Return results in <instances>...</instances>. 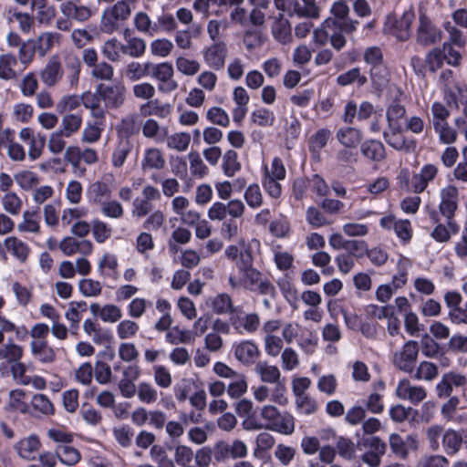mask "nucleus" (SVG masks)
I'll return each mask as SVG.
<instances>
[{"label":"nucleus","mask_w":467,"mask_h":467,"mask_svg":"<svg viewBox=\"0 0 467 467\" xmlns=\"http://www.w3.org/2000/svg\"><path fill=\"white\" fill-rule=\"evenodd\" d=\"M26 367L24 363L20 362V360L10 364L12 377L18 384L26 386L31 382V379L29 376L26 375Z\"/></svg>","instance_id":"4d7b16f0"},{"label":"nucleus","mask_w":467,"mask_h":467,"mask_svg":"<svg viewBox=\"0 0 467 467\" xmlns=\"http://www.w3.org/2000/svg\"><path fill=\"white\" fill-rule=\"evenodd\" d=\"M360 152L368 160L380 162L386 158V149L383 143L378 140H366L360 144Z\"/></svg>","instance_id":"9b49d317"},{"label":"nucleus","mask_w":467,"mask_h":467,"mask_svg":"<svg viewBox=\"0 0 467 467\" xmlns=\"http://www.w3.org/2000/svg\"><path fill=\"white\" fill-rule=\"evenodd\" d=\"M138 398L141 402L153 403L158 398L157 390L150 384L141 382L138 387Z\"/></svg>","instance_id":"bf43d9fd"},{"label":"nucleus","mask_w":467,"mask_h":467,"mask_svg":"<svg viewBox=\"0 0 467 467\" xmlns=\"http://www.w3.org/2000/svg\"><path fill=\"white\" fill-rule=\"evenodd\" d=\"M441 39V31L425 15L420 16L417 43L423 47L434 45Z\"/></svg>","instance_id":"423d86ee"},{"label":"nucleus","mask_w":467,"mask_h":467,"mask_svg":"<svg viewBox=\"0 0 467 467\" xmlns=\"http://www.w3.org/2000/svg\"><path fill=\"white\" fill-rule=\"evenodd\" d=\"M61 78V64L57 57H52L41 72V79L47 86L52 87L55 86Z\"/></svg>","instance_id":"2eb2a0df"},{"label":"nucleus","mask_w":467,"mask_h":467,"mask_svg":"<svg viewBox=\"0 0 467 467\" xmlns=\"http://www.w3.org/2000/svg\"><path fill=\"white\" fill-rule=\"evenodd\" d=\"M16 58L12 54H5L0 56V78L12 79L16 77L14 67L16 65Z\"/></svg>","instance_id":"c756f323"},{"label":"nucleus","mask_w":467,"mask_h":467,"mask_svg":"<svg viewBox=\"0 0 467 467\" xmlns=\"http://www.w3.org/2000/svg\"><path fill=\"white\" fill-rule=\"evenodd\" d=\"M254 256L249 246H244L240 251V254L236 260V266L240 273L254 268Z\"/></svg>","instance_id":"6e6d98bb"},{"label":"nucleus","mask_w":467,"mask_h":467,"mask_svg":"<svg viewBox=\"0 0 467 467\" xmlns=\"http://www.w3.org/2000/svg\"><path fill=\"white\" fill-rule=\"evenodd\" d=\"M442 443L448 454H453L461 447L462 437L454 431H447L442 437Z\"/></svg>","instance_id":"a18cd8bd"},{"label":"nucleus","mask_w":467,"mask_h":467,"mask_svg":"<svg viewBox=\"0 0 467 467\" xmlns=\"http://www.w3.org/2000/svg\"><path fill=\"white\" fill-rule=\"evenodd\" d=\"M4 210L12 214L16 215L20 213L22 208V200L13 192L5 193L1 200Z\"/></svg>","instance_id":"2f4dec72"},{"label":"nucleus","mask_w":467,"mask_h":467,"mask_svg":"<svg viewBox=\"0 0 467 467\" xmlns=\"http://www.w3.org/2000/svg\"><path fill=\"white\" fill-rule=\"evenodd\" d=\"M80 414L83 420L90 425L96 426L100 423L102 417L99 411L93 409L88 403L82 404Z\"/></svg>","instance_id":"774afa93"},{"label":"nucleus","mask_w":467,"mask_h":467,"mask_svg":"<svg viewBox=\"0 0 467 467\" xmlns=\"http://www.w3.org/2000/svg\"><path fill=\"white\" fill-rule=\"evenodd\" d=\"M165 165V160L159 149L150 148L145 150L144 157L141 161L142 169H156L161 170Z\"/></svg>","instance_id":"4be33fe9"},{"label":"nucleus","mask_w":467,"mask_h":467,"mask_svg":"<svg viewBox=\"0 0 467 467\" xmlns=\"http://www.w3.org/2000/svg\"><path fill=\"white\" fill-rule=\"evenodd\" d=\"M228 48L223 41L214 42L203 51V60L206 65L214 69L220 70L224 67Z\"/></svg>","instance_id":"6e6552de"},{"label":"nucleus","mask_w":467,"mask_h":467,"mask_svg":"<svg viewBox=\"0 0 467 467\" xmlns=\"http://www.w3.org/2000/svg\"><path fill=\"white\" fill-rule=\"evenodd\" d=\"M46 135L37 133L30 141H29V150L28 156L32 161L38 159L43 151V149L46 145Z\"/></svg>","instance_id":"5fc2aeb1"},{"label":"nucleus","mask_w":467,"mask_h":467,"mask_svg":"<svg viewBox=\"0 0 467 467\" xmlns=\"http://www.w3.org/2000/svg\"><path fill=\"white\" fill-rule=\"evenodd\" d=\"M126 88L122 84H99L97 92L107 108L117 109L123 104Z\"/></svg>","instance_id":"0eeeda50"},{"label":"nucleus","mask_w":467,"mask_h":467,"mask_svg":"<svg viewBox=\"0 0 467 467\" xmlns=\"http://www.w3.org/2000/svg\"><path fill=\"white\" fill-rule=\"evenodd\" d=\"M188 157L190 160L191 171L193 175H197L202 178L207 174L208 168L203 163L198 152L192 151L189 153Z\"/></svg>","instance_id":"e2e57ef3"},{"label":"nucleus","mask_w":467,"mask_h":467,"mask_svg":"<svg viewBox=\"0 0 467 467\" xmlns=\"http://www.w3.org/2000/svg\"><path fill=\"white\" fill-rule=\"evenodd\" d=\"M234 380L230 382L226 388L228 395L233 399L241 397L247 390V383L242 375L234 378Z\"/></svg>","instance_id":"603ef678"},{"label":"nucleus","mask_w":467,"mask_h":467,"mask_svg":"<svg viewBox=\"0 0 467 467\" xmlns=\"http://www.w3.org/2000/svg\"><path fill=\"white\" fill-rule=\"evenodd\" d=\"M171 109L172 107L171 104L166 103L161 105L158 99H154L142 104L140 108V113L143 117L154 115L159 118L165 119L170 115Z\"/></svg>","instance_id":"a211bd4d"},{"label":"nucleus","mask_w":467,"mask_h":467,"mask_svg":"<svg viewBox=\"0 0 467 467\" xmlns=\"http://www.w3.org/2000/svg\"><path fill=\"white\" fill-rule=\"evenodd\" d=\"M241 163L238 161V154L234 150H228L223 156L222 169L224 175L233 177L241 170Z\"/></svg>","instance_id":"a878e982"},{"label":"nucleus","mask_w":467,"mask_h":467,"mask_svg":"<svg viewBox=\"0 0 467 467\" xmlns=\"http://www.w3.org/2000/svg\"><path fill=\"white\" fill-rule=\"evenodd\" d=\"M56 455L63 464L68 466L77 464L81 459V455L78 450L65 444L57 446Z\"/></svg>","instance_id":"393cba45"},{"label":"nucleus","mask_w":467,"mask_h":467,"mask_svg":"<svg viewBox=\"0 0 467 467\" xmlns=\"http://www.w3.org/2000/svg\"><path fill=\"white\" fill-rule=\"evenodd\" d=\"M16 183L25 191H29L39 183L38 176L30 171H24L15 175Z\"/></svg>","instance_id":"58836bf2"},{"label":"nucleus","mask_w":467,"mask_h":467,"mask_svg":"<svg viewBox=\"0 0 467 467\" xmlns=\"http://www.w3.org/2000/svg\"><path fill=\"white\" fill-rule=\"evenodd\" d=\"M261 417L266 420L265 429L283 434L291 435L295 431V418L289 412H280L272 405L262 408Z\"/></svg>","instance_id":"f03ea898"},{"label":"nucleus","mask_w":467,"mask_h":467,"mask_svg":"<svg viewBox=\"0 0 467 467\" xmlns=\"http://www.w3.org/2000/svg\"><path fill=\"white\" fill-rule=\"evenodd\" d=\"M466 383V378L453 372L446 373L436 386L437 395L440 398H447L452 392L453 386L460 387Z\"/></svg>","instance_id":"9d476101"},{"label":"nucleus","mask_w":467,"mask_h":467,"mask_svg":"<svg viewBox=\"0 0 467 467\" xmlns=\"http://www.w3.org/2000/svg\"><path fill=\"white\" fill-rule=\"evenodd\" d=\"M94 373L95 379L99 384H108L111 380V368L103 360L97 359Z\"/></svg>","instance_id":"de8ad7c7"},{"label":"nucleus","mask_w":467,"mask_h":467,"mask_svg":"<svg viewBox=\"0 0 467 467\" xmlns=\"http://www.w3.org/2000/svg\"><path fill=\"white\" fill-rule=\"evenodd\" d=\"M446 55L441 48L435 47L426 55V63L430 72L435 73L441 68L445 60Z\"/></svg>","instance_id":"4c0bfd02"},{"label":"nucleus","mask_w":467,"mask_h":467,"mask_svg":"<svg viewBox=\"0 0 467 467\" xmlns=\"http://www.w3.org/2000/svg\"><path fill=\"white\" fill-rule=\"evenodd\" d=\"M176 67L182 74L192 76L199 71L200 64L196 60L180 57L176 59Z\"/></svg>","instance_id":"338daca9"},{"label":"nucleus","mask_w":467,"mask_h":467,"mask_svg":"<svg viewBox=\"0 0 467 467\" xmlns=\"http://www.w3.org/2000/svg\"><path fill=\"white\" fill-rule=\"evenodd\" d=\"M259 354L257 346L249 340L242 341L234 348L235 358L246 366L254 364Z\"/></svg>","instance_id":"f8f14e48"},{"label":"nucleus","mask_w":467,"mask_h":467,"mask_svg":"<svg viewBox=\"0 0 467 467\" xmlns=\"http://www.w3.org/2000/svg\"><path fill=\"white\" fill-rule=\"evenodd\" d=\"M363 57L369 67L384 64L383 53L379 47L373 46L366 48Z\"/></svg>","instance_id":"0e129e2a"},{"label":"nucleus","mask_w":467,"mask_h":467,"mask_svg":"<svg viewBox=\"0 0 467 467\" xmlns=\"http://www.w3.org/2000/svg\"><path fill=\"white\" fill-rule=\"evenodd\" d=\"M331 136V131L327 129H319L310 139V150L313 152H319L326 145Z\"/></svg>","instance_id":"a19ab883"},{"label":"nucleus","mask_w":467,"mask_h":467,"mask_svg":"<svg viewBox=\"0 0 467 467\" xmlns=\"http://www.w3.org/2000/svg\"><path fill=\"white\" fill-rule=\"evenodd\" d=\"M146 50V42L142 38L130 37L127 45L120 46V51L131 57H140Z\"/></svg>","instance_id":"cd10ccee"},{"label":"nucleus","mask_w":467,"mask_h":467,"mask_svg":"<svg viewBox=\"0 0 467 467\" xmlns=\"http://www.w3.org/2000/svg\"><path fill=\"white\" fill-rule=\"evenodd\" d=\"M131 150V144L129 140H121L112 154V164L116 168L121 167L129 153Z\"/></svg>","instance_id":"c03bdc74"},{"label":"nucleus","mask_w":467,"mask_h":467,"mask_svg":"<svg viewBox=\"0 0 467 467\" xmlns=\"http://www.w3.org/2000/svg\"><path fill=\"white\" fill-rule=\"evenodd\" d=\"M348 255L362 258L368 251V244L364 240H348L345 249Z\"/></svg>","instance_id":"052dcab7"},{"label":"nucleus","mask_w":467,"mask_h":467,"mask_svg":"<svg viewBox=\"0 0 467 467\" xmlns=\"http://www.w3.org/2000/svg\"><path fill=\"white\" fill-rule=\"evenodd\" d=\"M275 114L268 109L260 108L251 113V120L261 127H270L275 122Z\"/></svg>","instance_id":"473e14b6"},{"label":"nucleus","mask_w":467,"mask_h":467,"mask_svg":"<svg viewBox=\"0 0 467 467\" xmlns=\"http://www.w3.org/2000/svg\"><path fill=\"white\" fill-rule=\"evenodd\" d=\"M413 17L414 15L411 12H404L400 17H397L396 15H389L384 23V32L395 36L400 41H405L410 37Z\"/></svg>","instance_id":"20e7f679"},{"label":"nucleus","mask_w":467,"mask_h":467,"mask_svg":"<svg viewBox=\"0 0 467 467\" xmlns=\"http://www.w3.org/2000/svg\"><path fill=\"white\" fill-rule=\"evenodd\" d=\"M336 138L345 148H357L361 144L363 136L360 130L354 127H343L337 130Z\"/></svg>","instance_id":"ddd939ff"},{"label":"nucleus","mask_w":467,"mask_h":467,"mask_svg":"<svg viewBox=\"0 0 467 467\" xmlns=\"http://www.w3.org/2000/svg\"><path fill=\"white\" fill-rule=\"evenodd\" d=\"M206 118L213 124L227 127L230 123L229 117L224 109L219 107H213L208 109Z\"/></svg>","instance_id":"8fccbe9b"},{"label":"nucleus","mask_w":467,"mask_h":467,"mask_svg":"<svg viewBox=\"0 0 467 467\" xmlns=\"http://www.w3.org/2000/svg\"><path fill=\"white\" fill-rule=\"evenodd\" d=\"M441 199V201L439 205L440 213L448 220H451L457 209L458 189L452 185L442 189Z\"/></svg>","instance_id":"1a4fd4ad"},{"label":"nucleus","mask_w":467,"mask_h":467,"mask_svg":"<svg viewBox=\"0 0 467 467\" xmlns=\"http://www.w3.org/2000/svg\"><path fill=\"white\" fill-rule=\"evenodd\" d=\"M5 245L11 254L20 262H25L29 254V247L23 241L16 237L11 236L5 240Z\"/></svg>","instance_id":"b1692460"},{"label":"nucleus","mask_w":467,"mask_h":467,"mask_svg":"<svg viewBox=\"0 0 467 467\" xmlns=\"http://www.w3.org/2000/svg\"><path fill=\"white\" fill-rule=\"evenodd\" d=\"M369 78L372 88L377 91H383L389 83V71L385 64L369 67Z\"/></svg>","instance_id":"aec40b11"},{"label":"nucleus","mask_w":467,"mask_h":467,"mask_svg":"<svg viewBox=\"0 0 467 467\" xmlns=\"http://www.w3.org/2000/svg\"><path fill=\"white\" fill-rule=\"evenodd\" d=\"M260 375L262 381L266 383H277L280 379V371L275 366H269L265 362H259L255 368Z\"/></svg>","instance_id":"c85d7f7f"},{"label":"nucleus","mask_w":467,"mask_h":467,"mask_svg":"<svg viewBox=\"0 0 467 467\" xmlns=\"http://www.w3.org/2000/svg\"><path fill=\"white\" fill-rule=\"evenodd\" d=\"M212 307L214 313L218 315L233 313L234 306L232 299L227 294L217 295L212 302Z\"/></svg>","instance_id":"72a5a7b5"},{"label":"nucleus","mask_w":467,"mask_h":467,"mask_svg":"<svg viewBox=\"0 0 467 467\" xmlns=\"http://www.w3.org/2000/svg\"><path fill=\"white\" fill-rule=\"evenodd\" d=\"M421 353L427 358H438L443 348L428 334L421 337L420 339Z\"/></svg>","instance_id":"7c9ffc66"},{"label":"nucleus","mask_w":467,"mask_h":467,"mask_svg":"<svg viewBox=\"0 0 467 467\" xmlns=\"http://www.w3.org/2000/svg\"><path fill=\"white\" fill-rule=\"evenodd\" d=\"M438 376V368L435 364L429 361H422L420 363L414 379L420 380H428L431 381L434 379Z\"/></svg>","instance_id":"e433bc0d"},{"label":"nucleus","mask_w":467,"mask_h":467,"mask_svg":"<svg viewBox=\"0 0 467 467\" xmlns=\"http://www.w3.org/2000/svg\"><path fill=\"white\" fill-rule=\"evenodd\" d=\"M444 27L450 35V43L445 42L441 51L446 55L445 60L449 65L457 66L462 57L460 51L455 49L454 47L462 48L465 44V38L462 32L452 26L451 22L445 23Z\"/></svg>","instance_id":"39448f33"},{"label":"nucleus","mask_w":467,"mask_h":467,"mask_svg":"<svg viewBox=\"0 0 467 467\" xmlns=\"http://www.w3.org/2000/svg\"><path fill=\"white\" fill-rule=\"evenodd\" d=\"M78 3L67 1L61 5L62 13L79 22L87 21L91 16V11L85 5H78Z\"/></svg>","instance_id":"412c9836"},{"label":"nucleus","mask_w":467,"mask_h":467,"mask_svg":"<svg viewBox=\"0 0 467 467\" xmlns=\"http://www.w3.org/2000/svg\"><path fill=\"white\" fill-rule=\"evenodd\" d=\"M272 34L275 40L282 44H286L291 39V25L288 19L279 14L272 26Z\"/></svg>","instance_id":"f3484780"},{"label":"nucleus","mask_w":467,"mask_h":467,"mask_svg":"<svg viewBox=\"0 0 467 467\" xmlns=\"http://www.w3.org/2000/svg\"><path fill=\"white\" fill-rule=\"evenodd\" d=\"M31 404L33 408L45 415L54 414L55 409L53 403L44 394H36L33 396Z\"/></svg>","instance_id":"49530a36"},{"label":"nucleus","mask_w":467,"mask_h":467,"mask_svg":"<svg viewBox=\"0 0 467 467\" xmlns=\"http://www.w3.org/2000/svg\"><path fill=\"white\" fill-rule=\"evenodd\" d=\"M244 209V202L238 199L231 200L227 204L215 202L209 208L207 215L212 221H223L221 234L231 241L238 234L242 221L238 222L237 219L242 218Z\"/></svg>","instance_id":"f257e3e1"},{"label":"nucleus","mask_w":467,"mask_h":467,"mask_svg":"<svg viewBox=\"0 0 467 467\" xmlns=\"http://www.w3.org/2000/svg\"><path fill=\"white\" fill-rule=\"evenodd\" d=\"M117 267L118 260L114 254H104L99 263V272L100 275L105 277L113 276L116 278L113 274H115Z\"/></svg>","instance_id":"c9c22d12"},{"label":"nucleus","mask_w":467,"mask_h":467,"mask_svg":"<svg viewBox=\"0 0 467 467\" xmlns=\"http://www.w3.org/2000/svg\"><path fill=\"white\" fill-rule=\"evenodd\" d=\"M231 321L235 329L243 327L244 329L250 334L254 333L260 325L259 316L255 313L247 314L243 318H231Z\"/></svg>","instance_id":"bb28decb"},{"label":"nucleus","mask_w":467,"mask_h":467,"mask_svg":"<svg viewBox=\"0 0 467 467\" xmlns=\"http://www.w3.org/2000/svg\"><path fill=\"white\" fill-rule=\"evenodd\" d=\"M82 119L77 114H67L62 119V131L65 137H70L73 133L78 131L81 126Z\"/></svg>","instance_id":"f704fd0d"},{"label":"nucleus","mask_w":467,"mask_h":467,"mask_svg":"<svg viewBox=\"0 0 467 467\" xmlns=\"http://www.w3.org/2000/svg\"><path fill=\"white\" fill-rule=\"evenodd\" d=\"M173 72L174 70L171 63L162 62L156 64L153 67V70H151V78L161 82L172 78Z\"/></svg>","instance_id":"864d4df0"},{"label":"nucleus","mask_w":467,"mask_h":467,"mask_svg":"<svg viewBox=\"0 0 467 467\" xmlns=\"http://www.w3.org/2000/svg\"><path fill=\"white\" fill-rule=\"evenodd\" d=\"M40 441L37 436L30 435L29 437L19 441L16 445L18 455L26 460H33L36 458L35 454L39 450Z\"/></svg>","instance_id":"dca6fc26"},{"label":"nucleus","mask_w":467,"mask_h":467,"mask_svg":"<svg viewBox=\"0 0 467 467\" xmlns=\"http://www.w3.org/2000/svg\"><path fill=\"white\" fill-rule=\"evenodd\" d=\"M336 81L337 84L341 87H347L357 83V86L361 88L368 83V78L361 74L360 68L357 67L338 75Z\"/></svg>","instance_id":"6ab92c4d"},{"label":"nucleus","mask_w":467,"mask_h":467,"mask_svg":"<svg viewBox=\"0 0 467 467\" xmlns=\"http://www.w3.org/2000/svg\"><path fill=\"white\" fill-rule=\"evenodd\" d=\"M244 199L251 208L261 206L263 198L259 185L254 183L248 186L244 192Z\"/></svg>","instance_id":"680f3d73"},{"label":"nucleus","mask_w":467,"mask_h":467,"mask_svg":"<svg viewBox=\"0 0 467 467\" xmlns=\"http://www.w3.org/2000/svg\"><path fill=\"white\" fill-rule=\"evenodd\" d=\"M306 220L314 228H319L329 223L326 216L314 206L307 208Z\"/></svg>","instance_id":"09e8293b"},{"label":"nucleus","mask_w":467,"mask_h":467,"mask_svg":"<svg viewBox=\"0 0 467 467\" xmlns=\"http://www.w3.org/2000/svg\"><path fill=\"white\" fill-rule=\"evenodd\" d=\"M122 317L121 309L116 305H105L100 311V319L103 322L115 323Z\"/></svg>","instance_id":"69168bd1"},{"label":"nucleus","mask_w":467,"mask_h":467,"mask_svg":"<svg viewBox=\"0 0 467 467\" xmlns=\"http://www.w3.org/2000/svg\"><path fill=\"white\" fill-rule=\"evenodd\" d=\"M79 292L86 297L98 296L101 294L102 286L99 281L81 279L78 282Z\"/></svg>","instance_id":"79ce46f5"},{"label":"nucleus","mask_w":467,"mask_h":467,"mask_svg":"<svg viewBox=\"0 0 467 467\" xmlns=\"http://www.w3.org/2000/svg\"><path fill=\"white\" fill-rule=\"evenodd\" d=\"M139 328V325L136 322L125 319L117 326V334L120 339H127L135 336Z\"/></svg>","instance_id":"3c124183"},{"label":"nucleus","mask_w":467,"mask_h":467,"mask_svg":"<svg viewBox=\"0 0 467 467\" xmlns=\"http://www.w3.org/2000/svg\"><path fill=\"white\" fill-rule=\"evenodd\" d=\"M172 48V42L166 38L153 40L150 44L151 53L161 57H167Z\"/></svg>","instance_id":"13d9d810"},{"label":"nucleus","mask_w":467,"mask_h":467,"mask_svg":"<svg viewBox=\"0 0 467 467\" xmlns=\"http://www.w3.org/2000/svg\"><path fill=\"white\" fill-rule=\"evenodd\" d=\"M30 348L32 355L42 364H51L56 360V352L47 340H33Z\"/></svg>","instance_id":"4468645a"},{"label":"nucleus","mask_w":467,"mask_h":467,"mask_svg":"<svg viewBox=\"0 0 467 467\" xmlns=\"http://www.w3.org/2000/svg\"><path fill=\"white\" fill-rule=\"evenodd\" d=\"M419 343L408 340L401 348L393 353L392 363L400 370L412 373L419 355Z\"/></svg>","instance_id":"7ed1b4c3"},{"label":"nucleus","mask_w":467,"mask_h":467,"mask_svg":"<svg viewBox=\"0 0 467 467\" xmlns=\"http://www.w3.org/2000/svg\"><path fill=\"white\" fill-rule=\"evenodd\" d=\"M191 141V136L186 132H180L171 135L167 138V146L178 151L185 150Z\"/></svg>","instance_id":"37998d69"},{"label":"nucleus","mask_w":467,"mask_h":467,"mask_svg":"<svg viewBox=\"0 0 467 467\" xmlns=\"http://www.w3.org/2000/svg\"><path fill=\"white\" fill-rule=\"evenodd\" d=\"M38 211V207L35 211H26L23 214L24 221L18 224V230L21 232L37 233L39 225L34 218L37 216Z\"/></svg>","instance_id":"ea45409f"},{"label":"nucleus","mask_w":467,"mask_h":467,"mask_svg":"<svg viewBox=\"0 0 467 467\" xmlns=\"http://www.w3.org/2000/svg\"><path fill=\"white\" fill-rule=\"evenodd\" d=\"M23 348L15 344L13 338L10 337L7 342L0 348V359H5L7 363L12 364L19 361L23 357Z\"/></svg>","instance_id":"5701e85b"}]
</instances>
